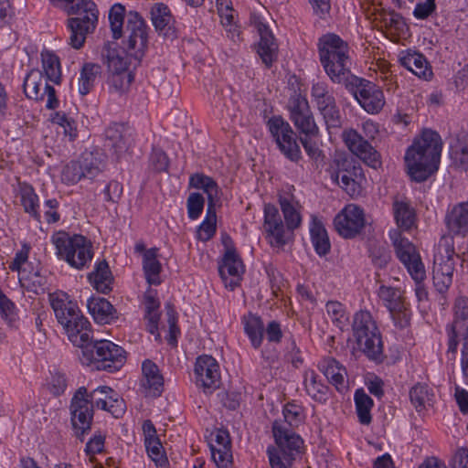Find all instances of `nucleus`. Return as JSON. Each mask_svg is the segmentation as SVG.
I'll list each match as a JSON object with an SVG mask.
<instances>
[{
	"instance_id": "obj_9",
	"label": "nucleus",
	"mask_w": 468,
	"mask_h": 468,
	"mask_svg": "<svg viewBox=\"0 0 468 468\" xmlns=\"http://www.w3.org/2000/svg\"><path fill=\"white\" fill-rule=\"evenodd\" d=\"M51 240L58 259L77 270L89 267L93 258V250L92 243L85 236L59 231L52 236Z\"/></svg>"
},
{
	"instance_id": "obj_15",
	"label": "nucleus",
	"mask_w": 468,
	"mask_h": 468,
	"mask_svg": "<svg viewBox=\"0 0 468 468\" xmlns=\"http://www.w3.org/2000/svg\"><path fill=\"white\" fill-rule=\"evenodd\" d=\"M287 108L290 120L300 134L306 137H316L319 134V128L304 96L301 94L291 96Z\"/></svg>"
},
{
	"instance_id": "obj_33",
	"label": "nucleus",
	"mask_w": 468,
	"mask_h": 468,
	"mask_svg": "<svg viewBox=\"0 0 468 468\" xmlns=\"http://www.w3.org/2000/svg\"><path fill=\"white\" fill-rule=\"evenodd\" d=\"M318 375L314 370L304 372L303 384L307 394L319 403H325L328 399L329 388L318 379Z\"/></svg>"
},
{
	"instance_id": "obj_7",
	"label": "nucleus",
	"mask_w": 468,
	"mask_h": 468,
	"mask_svg": "<svg viewBox=\"0 0 468 468\" xmlns=\"http://www.w3.org/2000/svg\"><path fill=\"white\" fill-rule=\"evenodd\" d=\"M352 330L359 350L369 360L383 362L385 356L381 333L368 311L361 310L354 314Z\"/></svg>"
},
{
	"instance_id": "obj_48",
	"label": "nucleus",
	"mask_w": 468,
	"mask_h": 468,
	"mask_svg": "<svg viewBox=\"0 0 468 468\" xmlns=\"http://www.w3.org/2000/svg\"><path fill=\"white\" fill-rule=\"evenodd\" d=\"M144 445L148 456L155 463L156 466L160 468H166L168 461L160 440L150 439L149 441H144Z\"/></svg>"
},
{
	"instance_id": "obj_37",
	"label": "nucleus",
	"mask_w": 468,
	"mask_h": 468,
	"mask_svg": "<svg viewBox=\"0 0 468 468\" xmlns=\"http://www.w3.org/2000/svg\"><path fill=\"white\" fill-rule=\"evenodd\" d=\"M101 72V68L99 64L85 63L80 73L78 90L80 95L85 96L90 92L94 87V83L98 76Z\"/></svg>"
},
{
	"instance_id": "obj_27",
	"label": "nucleus",
	"mask_w": 468,
	"mask_h": 468,
	"mask_svg": "<svg viewBox=\"0 0 468 468\" xmlns=\"http://www.w3.org/2000/svg\"><path fill=\"white\" fill-rule=\"evenodd\" d=\"M445 223L450 233L466 235L468 233V201L453 206L446 214Z\"/></svg>"
},
{
	"instance_id": "obj_1",
	"label": "nucleus",
	"mask_w": 468,
	"mask_h": 468,
	"mask_svg": "<svg viewBox=\"0 0 468 468\" xmlns=\"http://www.w3.org/2000/svg\"><path fill=\"white\" fill-rule=\"evenodd\" d=\"M441 140L438 133L424 130L407 149L405 164L410 178L416 182L427 180L439 168Z\"/></svg>"
},
{
	"instance_id": "obj_19",
	"label": "nucleus",
	"mask_w": 468,
	"mask_h": 468,
	"mask_svg": "<svg viewBox=\"0 0 468 468\" xmlns=\"http://www.w3.org/2000/svg\"><path fill=\"white\" fill-rule=\"evenodd\" d=\"M334 225L342 237L346 239L354 238L360 233L365 226L364 212L354 204L347 205L335 216Z\"/></svg>"
},
{
	"instance_id": "obj_58",
	"label": "nucleus",
	"mask_w": 468,
	"mask_h": 468,
	"mask_svg": "<svg viewBox=\"0 0 468 468\" xmlns=\"http://www.w3.org/2000/svg\"><path fill=\"white\" fill-rule=\"evenodd\" d=\"M167 323L169 325V336L167 341L171 346H176L177 335L180 333L179 327L177 326V314L171 303L165 304Z\"/></svg>"
},
{
	"instance_id": "obj_46",
	"label": "nucleus",
	"mask_w": 468,
	"mask_h": 468,
	"mask_svg": "<svg viewBox=\"0 0 468 468\" xmlns=\"http://www.w3.org/2000/svg\"><path fill=\"white\" fill-rule=\"evenodd\" d=\"M133 80L134 77L132 72H110V76L108 78L110 91L123 94L129 90Z\"/></svg>"
},
{
	"instance_id": "obj_55",
	"label": "nucleus",
	"mask_w": 468,
	"mask_h": 468,
	"mask_svg": "<svg viewBox=\"0 0 468 468\" xmlns=\"http://www.w3.org/2000/svg\"><path fill=\"white\" fill-rule=\"evenodd\" d=\"M318 112L323 116L328 129L341 127L342 116L336 102L328 107L321 109Z\"/></svg>"
},
{
	"instance_id": "obj_6",
	"label": "nucleus",
	"mask_w": 468,
	"mask_h": 468,
	"mask_svg": "<svg viewBox=\"0 0 468 468\" xmlns=\"http://www.w3.org/2000/svg\"><path fill=\"white\" fill-rule=\"evenodd\" d=\"M453 319L446 326L447 354L455 358L458 345L462 343L461 367L463 378L468 379V297L459 296L452 305Z\"/></svg>"
},
{
	"instance_id": "obj_16",
	"label": "nucleus",
	"mask_w": 468,
	"mask_h": 468,
	"mask_svg": "<svg viewBox=\"0 0 468 468\" xmlns=\"http://www.w3.org/2000/svg\"><path fill=\"white\" fill-rule=\"evenodd\" d=\"M71 424L77 438L84 440L85 433L90 431L94 410L87 399V388L80 387L74 393L69 406Z\"/></svg>"
},
{
	"instance_id": "obj_26",
	"label": "nucleus",
	"mask_w": 468,
	"mask_h": 468,
	"mask_svg": "<svg viewBox=\"0 0 468 468\" xmlns=\"http://www.w3.org/2000/svg\"><path fill=\"white\" fill-rule=\"evenodd\" d=\"M399 60L401 66L411 71L419 78H422L427 80L433 75L428 60L425 56L420 52L407 50L406 52L401 53Z\"/></svg>"
},
{
	"instance_id": "obj_51",
	"label": "nucleus",
	"mask_w": 468,
	"mask_h": 468,
	"mask_svg": "<svg viewBox=\"0 0 468 468\" xmlns=\"http://www.w3.org/2000/svg\"><path fill=\"white\" fill-rule=\"evenodd\" d=\"M112 388L108 386H100L91 391L87 390V399L89 404L94 410L96 409H105L107 406V398L109 394H112Z\"/></svg>"
},
{
	"instance_id": "obj_41",
	"label": "nucleus",
	"mask_w": 468,
	"mask_h": 468,
	"mask_svg": "<svg viewBox=\"0 0 468 468\" xmlns=\"http://www.w3.org/2000/svg\"><path fill=\"white\" fill-rule=\"evenodd\" d=\"M125 17L127 18V14L123 5L116 3L110 8L108 18L113 39L122 37Z\"/></svg>"
},
{
	"instance_id": "obj_31",
	"label": "nucleus",
	"mask_w": 468,
	"mask_h": 468,
	"mask_svg": "<svg viewBox=\"0 0 468 468\" xmlns=\"http://www.w3.org/2000/svg\"><path fill=\"white\" fill-rule=\"evenodd\" d=\"M218 272L223 280L227 278V275L239 278L244 272L242 261L234 248H227L222 262L219 264Z\"/></svg>"
},
{
	"instance_id": "obj_62",
	"label": "nucleus",
	"mask_w": 468,
	"mask_h": 468,
	"mask_svg": "<svg viewBox=\"0 0 468 468\" xmlns=\"http://www.w3.org/2000/svg\"><path fill=\"white\" fill-rule=\"evenodd\" d=\"M313 137H301L300 141L308 154V156L318 166L320 164L324 162V154L321 149H319L317 144L312 141Z\"/></svg>"
},
{
	"instance_id": "obj_22",
	"label": "nucleus",
	"mask_w": 468,
	"mask_h": 468,
	"mask_svg": "<svg viewBox=\"0 0 468 468\" xmlns=\"http://www.w3.org/2000/svg\"><path fill=\"white\" fill-rule=\"evenodd\" d=\"M105 145L119 158L133 144V131L124 123H112L105 130Z\"/></svg>"
},
{
	"instance_id": "obj_34",
	"label": "nucleus",
	"mask_w": 468,
	"mask_h": 468,
	"mask_svg": "<svg viewBox=\"0 0 468 468\" xmlns=\"http://www.w3.org/2000/svg\"><path fill=\"white\" fill-rule=\"evenodd\" d=\"M242 324L251 346L255 349H258L262 344L264 335V324L261 318L249 313L247 315L242 317Z\"/></svg>"
},
{
	"instance_id": "obj_5",
	"label": "nucleus",
	"mask_w": 468,
	"mask_h": 468,
	"mask_svg": "<svg viewBox=\"0 0 468 468\" xmlns=\"http://www.w3.org/2000/svg\"><path fill=\"white\" fill-rule=\"evenodd\" d=\"M285 423H272L274 445H269L266 453L270 466H292L293 462L304 450L303 438Z\"/></svg>"
},
{
	"instance_id": "obj_23",
	"label": "nucleus",
	"mask_w": 468,
	"mask_h": 468,
	"mask_svg": "<svg viewBox=\"0 0 468 468\" xmlns=\"http://www.w3.org/2000/svg\"><path fill=\"white\" fill-rule=\"evenodd\" d=\"M143 378L142 387L146 396L160 397L164 390V378L155 363L146 359L142 365Z\"/></svg>"
},
{
	"instance_id": "obj_38",
	"label": "nucleus",
	"mask_w": 468,
	"mask_h": 468,
	"mask_svg": "<svg viewBox=\"0 0 468 468\" xmlns=\"http://www.w3.org/2000/svg\"><path fill=\"white\" fill-rule=\"evenodd\" d=\"M105 57L109 72H130L128 65L130 64L129 57H131V55L124 48H122V50L108 48Z\"/></svg>"
},
{
	"instance_id": "obj_47",
	"label": "nucleus",
	"mask_w": 468,
	"mask_h": 468,
	"mask_svg": "<svg viewBox=\"0 0 468 468\" xmlns=\"http://www.w3.org/2000/svg\"><path fill=\"white\" fill-rule=\"evenodd\" d=\"M283 419L276 420L273 423H285L286 428H296L303 421V410L299 405L287 403L282 410Z\"/></svg>"
},
{
	"instance_id": "obj_50",
	"label": "nucleus",
	"mask_w": 468,
	"mask_h": 468,
	"mask_svg": "<svg viewBox=\"0 0 468 468\" xmlns=\"http://www.w3.org/2000/svg\"><path fill=\"white\" fill-rule=\"evenodd\" d=\"M430 397L429 387L425 384L418 383L410 390V401L419 411L425 408L426 403L431 400Z\"/></svg>"
},
{
	"instance_id": "obj_42",
	"label": "nucleus",
	"mask_w": 468,
	"mask_h": 468,
	"mask_svg": "<svg viewBox=\"0 0 468 468\" xmlns=\"http://www.w3.org/2000/svg\"><path fill=\"white\" fill-rule=\"evenodd\" d=\"M41 57L46 79L55 84H59L61 80V69L58 57L50 51L42 52Z\"/></svg>"
},
{
	"instance_id": "obj_30",
	"label": "nucleus",
	"mask_w": 468,
	"mask_h": 468,
	"mask_svg": "<svg viewBox=\"0 0 468 468\" xmlns=\"http://www.w3.org/2000/svg\"><path fill=\"white\" fill-rule=\"evenodd\" d=\"M311 241L315 252L320 256L327 255L331 250V243L323 223L314 218L310 226Z\"/></svg>"
},
{
	"instance_id": "obj_4",
	"label": "nucleus",
	"mask_w": 468,
	"mask_h": 468,
	"mask_svg": "<svg viewBox=\"0 0 468 468\" xmlns=\"http://www.w3.org/2000/svg\"><path fill=\"white\" fill-rule=\"evenodd\" d=\"M286 228L282 220L278 208L272 204L264 206V229L271 239V246L282 247L287 243L286 229L293 231L301 225L302 218L292 203L286 197L279 199Z\"/></svg>"
},
{
	"instance_id": "obj_44",
	"label": "nucleus",
	"mask_w": 468,
	"mask_h": 468,
	"mask_svg": "<svg viewBox=\"0 0 468 468\" xmlns=\"http://www.w3.org/2000/svg\"><path fill=\"white\" fill-rule=\"evenodd\" d=\"M311 98L318 111L336 102L324 82H317L312 86Z\"/></svg>"
},
{
	"instance_id": "obj_29",
	"label": "nucleus",
	"mask_w": 468,
	"mask_h": 468,
	"mask_svg": "<svg viewBox=\"0 0 468 468\" xmlns=\"http://www.w3.org/2000/svg\"><path fill=\"white\" fill-rule=\"evenodd\" d=\"M88 279L100 292L108 293L112 290L113 278L105 260L96 263L94 271L88 275Z\"/></svg>"
},
{
	"instance_id": "obj_11",
	"label": "nucleus",
	"mask_w": 468,
	"mask_h": 468,
	"mask_svg": "<svg viewBox=\"0 0 468 468\" xmlns=\"http://www.w3.org/2000/svg\"><path fill=\"white\" fill-rule=\"evenodd\" d=\"M343 85L367 113L377 114L383 109L386 103L383 90L374 82L354 75Z\"/></svg>"
},
{
	"instance_id": "obj_53",
	"label": "nucleus",
	"mask_w": 468,
	"mask_h": 468,
	"mask_svg": "<svg viewBox=\"0 0 468 468\" xmlns=\"http://www.w3.org/2000/svg\"><path fill=\"white\" fill-rule=\"evenodd\" d=\"M369 258L375 267L383 269L390 261L391 255L387 247L372 244L369 248Z\"/></svg>"
},
{
	"instance_id": "obj_57",
	"label": "nucleus",
	"mask_w": 468,
	"mask_h": 468,
	"mask_svg": "<svg viewBox=\"0 0 468 468\" xmlns=\"http://www.w3.org/2000/svg\"><path fill=\"white\" fill-rule=\"evenodd\" d=\"M205 205V198L200 193H191L186 200L188 218L197 219L201 215Z\"/></svg>"
},
{
	"instance_id": "obj_18",
	"label": "nucleus",
	"mask_w": 468,
	"mask_h": 468,
	"mask_svg": "<svg viewBox=\"0 0 468 468\" xmlns=\"http://www.w3.org/2000/svg\"><path fill=\"white\" fill-rule=\"evenodd\" d=\"M330 178L348 194L354 195L356 192V178L361 176V168L346 158L334 160V165L327 170Z\"/></svg>"
},
{
	"instance_id": "obj_45",
	"label": "nucleus",
	"mask_w": 468,
	"mask_h": 468,
	"mask_svg": "<svg viewBox=\"0 0 468 468\" xmlns=\"http://www.w3.org/2000/svg\"><path fill=\"white\" fill-rule=\"evenodd\" d=\"M84 178L93 179L103 170L104 165L101 159L91 152L83 153L80 157Z\"/></svg>"
},
{
	"instance_id": "obj_40",
	"label": "nucleus",
	"mask_w": 468,
	"mask_h": 468,
	"mask_svg": "<svg viewBox=\"0 0 468 468\" xmlns=\"http://www.w3.org/2000/svg\"><path fill=\"white\" fill-rule=\"evenodd\" d=\"M393 211L399 229L409 230L413 226L415 214L409 203L395 200L393 203Z\"/></svg>"
},
{
	"instance_id": "obj_59",
	"label": "nucleus",
	"mask_w": 468,
	"mask_h": 468,
	"mask_svg": "<svg viewBox=\"0 0 468 468\" xmlns=\"http://www.w3.org/2000/svg\"><path fill=\"white\" fill-rule=\"evenodd\" d=\"M0 311L10 326H15L17 321L16 306L0 290Z\"/></svg>"
},
{
	"instance_id": "obj_12",
	"label": "nucleus",
	"mask_w": 468,
	"mask_h": 468,
	"mask_svg": "<svg viewBox=\"0 0 468 468\" xmlns=\"http://www.w3.org/2000/svg\"><path fill=\"white\" fill-rule=\"evenodd\" d=\"M268 130L281 153L290 161L298 163L302 153L294 131L282 116L274 115L267 121Z\"/></svg>"
},
{
	"instance_id": "obj_2",
	"label": "nucleus",
	"mask_w": 468,
	"mask_h": 468,
	"mask_svg": "<svg viewBox=\"0 0 468 468\" xmlns=\"http://www.w3.org/2000/svg\"><path fill=\"white\" fill-rule=\"evenodd\" d=\"M320 62L334 83L344 84L351 73L349 48L346 41L334 33L323 35L317 43Z\"/></svg>"
},
{
	"instance_id": "obj_13",
	"label": "nucleus",
	"mask_w": 468,
	"mask_h": 468,
	"mask_svg": "<svg viewBox=\"0 0 468 468\" xmlns=\"http://www.w3.org/2000/svg\"><path fill=\"white\" fill-rule=\"evenodd\" d=\"M122 37H125L122 48L131 57L140 61L147 47L148 34L145 21L138 12L130 11L127 14L126 28Z\"/></svg>"
},
{
	"instance_id": "obj_63",
	"label": "nucleus",
	"mask_w": 468,
	"mask_h": 468,
	"mask_svg": "<svg viewBox=\"0 0 468 468\" xmlns=\"http://www.w3.org/2000/svg\"><path fill=\"white\" fill-rule=\"evenodd\" d=\"M210 451L212 459L215 462L218 468L229 467L232 459L230 448H217L216 446L211 444Z\"/></svg>"
},
{
	"instance_id": "obj_56",
	"label": "nucleus",
	"mask_w": 468,
	"mask_h": 468,
	"mask_svg": "<svg viewBox=\"0 0 468 468\" xmlns=\"http://www.w3.org/2000/svg\"><path fill=\"white\" fill-rule=\"evenodd\" d=\"M30 247L24 244L22 249L18 250L12 261L9 264V269L12 271H17L18 274L21 276V279H30L29 276H25L24 273L26 272V270L23 269V265L27 263L28 259Z\"/></svg>"
},
{
	"instance_id": "obj_3",
	"label": "nucleus",
	"mask_w": 468,
	"mask_h": 468,
	"mask_svg": "<svg viewBox=\"0 0 468 468\" xmlns=\"http://www.w3.org/2000/svg\"><path fill=\"white\" fill-rule=\"evenodd\" d=\"M50 303L58 322L65 329L69 341L81 347L90 337V323L80 313L76 303L64 292L50 294Z\"/></svg>"
},
{
	"instance_id": "obj_24",
	"label": "nucleus",
	"mask_w": 468,
	"mask_h": 468,
	"mask_svg": "<svg viewBox=\"0 0 468 468\" xmlns=\"http://www.w3.org/2000/svg\"><path fill=\"white\" fill-rule=\"evenodd\" d=\"M151 19L155 30L165 38L177 37L176 30L173 26V17L167 5L157 3L151 9Z\"/></svg>"
},
{
	"instance_id": "obj_54",
	"label": "nucleus",
	"mask_w": 468,
	"mask_h": 468,
	"mask_svg": "<svg viewBox=\"0 0 468 468\" xmlns=\"http://www.w3.org/2000/svg\"><path fill=\"white\" fill-rule=\"evenodd\" d=\"M80 159L71 161L65 165L62 171V180L66 183L75 184L84 178Z\"/></svg>"
},
{
	"instance_id": "obj_49",
	"label": "nucleus",
	"mask_w": 468,
	"mask_h": 468,
	"mask_svg": "<svg viewBox=\"0 0 468 468\" xmlns=\"http://www.w3.org/2000/svg\"><path fill=\"white\" fill-rule=\"evenodd\" d=\"M326 312L332 322L341 330L346 325L348 316L344 305L337 301H329L326 305Z\"/></svg>"
},
{
	"instance_id": "obj_20",
	"label": "nucleus",
	"mask_w": 468,
	"mask_h": 468,
	"mask_svg": "<svg viewBox=\"0 0 468 468\" xmlns=\"http://www.w3.org/2000/svg\"><path fill=\"white\" fill-rule=\"evenodd\" d=\"M343 138L348 149L366 165L374 169L381 165L380 154L356 130L345 131Z\"/></svg>"
},
{
	"instance_id": "obj_14",
	"label": "nucleus",
	"mask_w": 468,
	"mask_h": 468,
	"mask_svg": "<svg viewBox=\"0 0 468 468\" xmlns=\"http://www.w3.org/2000/svg\"><path fill=\"white\" fill-rule=\"evenodd\" d=\"M389 238L392 240L398 259L407 268L411 278L414 281L424 280V265L413 243L404 238L399 229L390 230Z\"/></svg>"
},
{
	"instance_id": "obj_52",
	"label": "nucleus",
	"mask_w": 468,
	"mask_h": 468,
	"mask_svg": "<svg viewBox=\"0 0 468 468\" xmlns=\"http://www.w3.org/2000/svg\"><path fill=\"white\" fill-rule=\"evenodd\" d=\"M381 19L388 29L394 30L398 35L403 34L407 29V24L403 16L394 10L381 14Z\"/></svg>"
},
{
	"instance_id": "obj_60",
	"label": "nucleus",
	"mask_w": 468,
	"mask_h": 468,
	"mask_svg": "<svg viewBox=\"0 0 468 468\" xmlns=\"http://www.w3.org/2000/svg\"><path fill=\"white\" fill-rule=\"evenodd\" d=\"M451 157L456 165L468 171V142H459L458 145L452 149Z\"/></svg>"
},
{
	"instance_id": "obj_17",
	"label": "nucleus",
	"mask_w": 468,
	"mask_h": 468,
	"mask_svg": "<svg viewBox=\"0 0 468 468\" xmlns=\"http://www.w3.org/2000/svg\"><path fill=\"white\" fill-rule=\"evenodd\" d=\"M47 80L40 70L31 69L24 80L23 89L26 96L31 100H43L47 96V108L54 110L58 107V101L55 89Z\"/></svg>"
},
{
	"instance_id": "obj_25",
	"label": "nucleus",
	"mask_w": 468,
	"mask_h": 468,
	"mask_svg": "<svg viewBox=\"0 0 468 468\" xmlns=\"http://www.w3.org/2000/svg\"><path fill=\"white\" fill-rule=\"evenodd\" d=\"M260 41L258 43L257 53L267 68H271L278 58V44L274 36L264 24L258 25Z\"/></svg>"
},
{
	"instance_id": "obj_35",
	"label": "nucleus",
	"mask_w": 468,
	"mask_h": 468,
	"mask_svg": "<svg viewBox=\"0 0 468 468\" xmlns=\"http://www.w3.org/2000/svg\"><path fill=\"white\" fill-rule=\"evenodd\" d=\"M143 269L149 284L159 285L161 283L160 272L162 265L157 260L156 249L148 250L143 260Z\"/></svg>"
},
{
	"instance_id": "obj_28",
	"label": "nucleus",
	"mask_w": 468,
	"mask_h": 468,
	"mask_svg": "<svg viewBox=\"0 0 468 468\" xmlns=\"http://www.w3.org/2000/svg\"><path fill=\"white\" fill-rule=\"evenodd\" d=\"M318 368L339 392H343L346 389V367H343L335 358L331 356L323 358L319 362Z\"/></svg>"
},
{
	"instance_id": "obj_43",
	"label": "nucleus",
	"mask_w": 468,
	"mask_h": 468,
	"mask_svg": "<svg viewBox=\"0 0 468 468\" xmlns=\"http://www.w3.org/2000/svg\"><path fill=\"white\" fill-rule=\"evenodd\" d=\"M189 186L197 189H202L207 196V199H217L218 197V186L210 176L204 174H194L189 178Z\"/></svg>"
},
{
	"instance_id": "obj_39",
	"label": "nucleus",
	"mask_w": 468,
	"mask_h": 468,
	"mask_svg": "<svg viewBox=\"0 0 468 468\" xmlns=\"http://www.w3.org/2000/svg\"><path fill=\"white\" fill-rule=\"evenodd\" d=\"M354 399L359 422L364 425L370 424L372 420L370 411L374 405L373 399L363 388L356 390Z\"/></svg>"
},
{
	"instance_id": "obj_64",
	"label": "nucleus",
	"mask_w": 468,
	"mask_h": 468,
	"mask_svg": "<svg viewBox=\"0 0 468 468\" xmlns=\"http://www.w3.org/2000/svg\"><path fill=\"white\" fill-rule=\"evenodd\" d=\"M55 120L63 128L65 135L69 136L70 141L77 138V124L72 118L68 117L65 113H57Z\"/></svg>"
},
{
	"instance_id": "obj_32",
	"label": "nucleus",
	"mask_w": 468,
	"mask_h": 468,
	"mask_svg": "<svg viewBox=\"0 0 468 468\" xmlns=\"http://www.w3.org/2000/svg\"><path fill=\"white\" fill-rule=\"evenodd\" d=\"M87 307L94 320L101 324H107L114 318L115 309L106 299L101 297H90L88 300Z\"/></svg>"
},
{
	"instance_id": "obj_61",
	"label": "nucleus",
	"mask_w": 468,
	"mask_h": 468,
	"mask_svg": "<svg viewBox=\"0 0 468 468\" xmlns=\"http://www.w3.org/2000/svg\"><path fill=\"white\" fill-rule=\"evenodd\" d=\"M106 401L107 406L105 409H101L102 410L110 412L115 418L122 416L125 411V402L113 389L112 394H109Z\"/></svg>"
},
{
	"instance_id": "obj_8",
	"label": "nucleus",
	"mask_w": 468,
	"mask_h": 468,
	"mask_svg": "<svg viewBox=\"0 0 468 468\" xmlns=\"http://www.w3.org/2000/svg\"><path fill=\"white\" fill-rule=\"evenodd\" d=\"M81 348L80 361L97 370L114 372L125 362V351L122 347L108 340L86 341Z\"/></svg>"
},
{
	"instance_id": "obj_21",
	"label": "nucleus",
	"mask_w": 468,
	"mask_h": 468,
	"mask_svg": "<svg viewBox=\"0 0 468 468\" xmlns=\"http://www.w3.org/2000/svg\"><path fill=\"white\" fill-rule=\"evenodd\" d=\"M194 371L197 386L202 388L205 392L211 393L218 387L220 380L219 366L211 356L203 355L198 356Z\"/></svg>"
},
{
	"instance_id": "obj_10",
	"label": "nucleus",
	"mask_w": 468,
	"mask_h": 468,
	"mask_svg": "<svg viewBox=\"0 0 468 468\" xmlns=\"http://www.w3.org/2000/svg\"><path fill=\"white\" fill-rule=\"evenodd\" d=\"M456 260H460V256L455 253L453 237L442 236L434 255L432 267L433 284L441 293L446 292L452 283Z\"/></svg>"
},
{
	"instance_id": "obj_36",
	"label": "nucleus",
	"mask_w": 468,
	"mask_h": 468,
	"mask_svg": "<svg viewBox=\"0 0 468 468\" xmlns=\"http://www.w3.org/2000/svg\"><path fill=\"white\" fill-rule=\"evenodd\" d=\"M19 194L25 212L30 214L36 220L40 222L38 197L32 186L27 183H19Z\"/></svg>"
}]
</instances>
